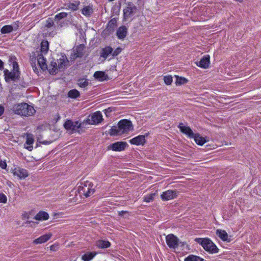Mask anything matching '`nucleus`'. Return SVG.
Wrapping results in <instances>:
<instances>
[{
	"label": "nucleus",
	"mask_w": 261,
	"mask_h": 261,
	"mask_svg": "<svg viewBox=\"0 0 261 261\" xmlns=\"http://www.w3.org/2000/svg\"><path fill=\"white\" fill-rule=\"evenodd\" d=\"M11 110L15 114L25 117L32 116L36 112L32 106L24 102L14 104Z\"/></svg>",
	"instance_id": "obj_1"
},
{
	"label": "nucleus",
	"mask_w": 261,
	"mask_h": 261,
	"mask_svg": "<svg viewBox=\"0 0 261 261\" xmlns=\"http://www.w3.org/2000/svg\"><path fill=\"white\" fill-rule=\"evenodd\" d=\"M195 241L200 244L210 253L215 254L219 252V250L216 245L208 238H196Z\"/></svg>",
	"instance_id": "obj_2"
},
{
	"label": "nucleus",
	"mask_w": 261,
	"mask_h": 261,
	"mask_svg": "<svg viewBox=\"0 0 261 261\" xmlns=\"http://www.w3.org/2000/svg\"><path fill=\"white\" fill-rule=\"evenodd\" d=\"M13 70L9 71L8 69L4 71L5 79L7 82L11 81H15L18 80L20 76L19 68L18 63L13 62L12 63Z\"/></svg>",
	"instance_id": "obj_3"
},
{
	"label": "nucleus",
	"mask_w": 261,
	"mask_h": 261,
	"mask_svg": "<svg viewBox=\"0 0 261 261\" xmlns=\"http://www.w3.org/2000/svg\"><path fill=\"white\" fill-rule=\"evenodd\" d=\"M78 191L80 194L83 195L86 197H88L94 193V190L93 188V185L89 181H82L78 187Z\"/></svg>",
	"instance_id": "obj_4"
},
{
	"label": "nucleus",
	"mask_w": 261,
	"mask_h": 261,
	"mask_svg": "<svg viewBox=\"0 0 261 261\" xmlns=\"http://www.w3.org/2000/svg\"><path fill=\"white\" fill-rule=\"evenodd\" d=\"M137 7L131 3L127 4L123 9V17L126 21L132 20L137 12Z\"/></svg>",
	"instance_id": "obj_5"
},
{
	"label": "nucleus",
	"mask_w": 261,
	"mask_h": 261,
	"mask_svg": "<svg viewBox=\"0 0 261 261\" xmlns=\"http://www.w3.org/2000/svg\"><path fill=\"white\" fill-rule=\"evenodd\" d=\"M102 115L100 111H96L90 115L86 120H84L83 124L90 125H97L102 121Z\"/></svg>",
	"instance_id": "obj_6"
},
{
	"label": "nucleus",
	"mask_w": 261,
	"mask_h": 261,
	"mask_svg": "<svg viewBox=\"0 0 261 261\" xmlns=\"http://www.w3.org/2000/svg\"><path fill=\"white\" fill-rule=\"evenodd\" d=\"M119 128V132L121 135L127 134L129 132L133 130V125L132 122L127 119L120 120L118 123Z\"/></svg>",
	"instance_id": "obj_7"
},
{
	"label": "nucleus",
	"mask_w": 261,
	"mask_h": 261,
	"mask_svg": "<svg viewBox=\"0 0 261 261\" xmlns=\"http://www.w3.org/2000/svg\"><path fill=\"white\" fill-rule=\"evenodd\" d=\"M81 123L78 121H73L71 120H67L64 124L65 128L72 132H76L81 127Z\"/></svg>",
	"instance_id": "obj_8"
},
{
	"label": "nucleus",
	"mask_w": 261,
	"mask_h": 261,
	"mask_svg": "<svg viewBox=\"0 0 261 261\" xmlns=\"http://www.w3.org/2000/svg\"><path fill=\"white\" fill-rule=\"evenodd\" d=\"M11 172L14 176H17L20 179H24L29 175L28 172L26 169L18 167L12 169Z\"/></svg>",
	"instance_id": "obj_9"
},
{
	"label": "nucleus",
	"mask_w": 261,
	"mask_h": 261,
	"mask_svg": "<svg viewBox=\"0 0 261 261\" xmlns=\"http://www.w3.org/2000/svg\"><path fill=\"white\" fill-rule=\"evenodd\" d=\"M166 241L168 247L171 249H175L178 246V239L173 234H169L166 237Z\"/></svg>",
	"instance_id": "obj_10"
},
{
	"label": "nucleus",
	"mask_w": 261,
	"mask_h": 261,
	"mask_svg": "<svg viewBox=\"0 0 261 261\" xmlns=\"http://www.w3.org/2000/svg\"><path fill=\"white\" fill-rule=\"evenodd\" d=\"M178 128L181 132L189 138H193L194 137L195 134L189 126L185 125L182 123H180L178 125Z\"/></svg>",
	"instance_id": "obj_11"
},
{
	"label": "nucleus",
	"mask_w": 261,
	"mask_h": 261,
	"mask_svg": "<svg viewBox=\"0 0 261 261\" xmlns=\"http://www.w3.org/2000/svg\"><path fill=\"white\" fill-rule=\"evenodd\" d=\"M127 146V144L125 142H117L112 144L110 148L115 151H121L124 150Z\"/></svg>",
	"instance_id": "obj_12"
},
{
	"label": "nucleus",
	"mask_w": 261,
	"mask_h": 261,
	"mask_svg": "<svg viewBox=\"0 0 261 261\" xmlns=\"http://www.w3.org/2000/svg\"><path fill=\"white\" fill-rule=\"evenodd\" d=\"M19 27L17 22H14L11 25H6L2 27L1 32L2 34H8L12 32L13 30H17Z\"/></svg>",
	"instance_id": "obj_13"
},
{
	"label": "nucleus",
	"mask_w": 261,
	"mask_h": 261,
	"mask_svg": "<svg viewBox=\"0 0 261 261\" xmlns=\"http://www.w3.org/2000/svg\"><path fill=\"white\" fill-rule=\"evenodd\" d=\"M177 193L175 191L168 190L163 192L161 198L163 200H169L176 197Z\"/></svg>",
	"instance_id": "obj_14"
},
{
	"label": "nucleus",
	"mask_w": 261,
	"mask_h": 261,
	"mask_svg": "<svg viewBox=\"0 0 261 261\" xmlns=\"http://www.w3.org/2000/svg\"><path fill=\"white\" fill-rule=\"evenodd\" d=\"M52 233H48L45 234H43L40 237L35 239L33 243L34 244H41L43 243H45L47 242L52 237Z\"/></svg>",
	"instance_id": "obj_15"
},
{
	"label": "nucleus",
	"mask_w": 261,
	"mask_h": 261,
	"mask_svg": "<svg viewBox=\"0 0 261 261\" xmlns=\"http://www.w3.org/2000/svg\"><path fill=\"white\" fill-rule=\"evenodd\" d=\"M132 144L140 145H143L145 142V137L144 135H139L129 141Z\"/></svg>",
	"instance_id": "obj_16"
},
{
	"label": "nucleus",
	"mask_w": 261,
	"mask_h": 261,
	"mask_svg": "<svg viewBox=\"0 0 261 261\" xmlns=\"http://www.w3.org/2000/svg\"><path fill=\"white\" fill-rule=\"evenodd\" d=\"M210 63V56L206 55L201 58L199 62L197 63V65L203 69H206L208 67Z\"/></svg>",
	"instance_id": "obj_17"
},
{
	"label": "nucleus",
	"mask_w": 261,
	"mask_h": 261,
	"mask_svg": "<svg viewBox=\"0 0 261 261\" xmlns=\"http://www.w3.org/2000/svg\"><path fill=\"white\" fill-rule=\"evenodd\" d=\"M84 48L85 46L83 44H80L74 48L73 49V58L75 59L83 56Z\"/></svg>",
	"instance_id": "obj_18"
},
{
	"label": "nucleus",
	"mask_w": 261,
	"mask_h": 261,
	"mask_svg": "<svg viewBox=\"0 0 261 261\" xmlns=\"http://www.w3.org/2000/svg\"><path fill=\"white\" fill-rule=\"evenodd\" d=\"M37 61L38 64L42 70H45L47 69L46 61L44 58L43 55L37 53Z\"/></svg>",
	"instance_id": "obj_19"
},
{
	"label": "nucleus",
	"mask_w": 261,
	"mask_h": 261,
	"mask_svg": "<svg viewBox=\"0 0 261 261\" xmlns=\"http://www.w3.org/2000/svg\"><path fill=\"white\" fill-rule=\"evenodd\" d=\"M34 139L33 136L32 134H28L27 135V140L24 144V147L29 151H31L33 149V144L34 143Z\"/></svg>",
	"instance_id": "obj_20"
},
{
	"label": "nucleus",
	"mask_w": 261,
	"mask_h": 261,
	"mask_svg": "<svg viewBox=\"0 0 261 261\" xmlns=\"http://www.w3.org/2000/svg\"><path fill=\"white\" fill-rule=\"evenodd\" d=\"M113 48L110 46H107L103 48L100 53V57L103 58L105 60L110 55L112 56Z\"/></svg>",
	"instance_id": "obj_21"
},
{
	"label": "nucleus",
	"mask_w": 261,
	"mask_h": 261,
	"mask_svg": "<svg viewBox=\"0 0 261 261\" xmlns=\"http://www.w3.org/2000/svg\"><path fill=\"white\" fill-rule=\"evenodd\" d=\"M127 28L125 26L119 27L117 31V36L120 39H123L127 35Z\"/></svg>",
	"instance_id": "obj_22"
},
{
	"label": "nucleus",
	"mask_w": 261,
	"mask_h": 261,
	"mask_svg": "<svg viewBox=\"0 0 261 261\" xmlns=\"http://www.w3.org/2000/svg\"><path fill=\"white\" fill-rule=\"evenodd\" d=\"M49 218V215L44 211H40L35 216L34 219L38 221L47 220Z\"/></svg>",
	"instance_id": "obj_23"
},
{
	"label": "nucleus",
	"mask_w": 261,
	"mask_h": 261,
	"mask_svg": "<svg viewBox=\"0 0 261 261\" xmlns=\"http://www.w3.org/2000/svg\"><path fill=\"white\" fill-rule=\"evenodd\" d=\"M216 234L222 241L227 242H230V240L228 239V234L226 231L221 229H217L216 231Z\"/></svg>",
	"instance_id": "obj_24"
},
{
	"label": "nucleus",
	"mask_w": 261,
	"mask_h": 261,
	"mask_svg": "<svg viewBox=\"0 0 261 261\" xmlns=\"http://www.w3.org/2000/svg\"><path fill=\"white\" fill-rule=\"evenodd\" d=\"M93 12L92 5L85 6L82 10V13L86 17H89Z\"/></svg>",
	"instance_id": "obj_25"
},
{
	"label": "nucleus",
	"mask_w": 261,
	"mask_h": 261,
	"mask_svg": "<svg viewBox=\"0 0 261 261\" xmlns=\"http://www.w3.org/2000/svg\"><path fill=\"white\" fill-rule=\"evenodd\" d=\"M68 60L65 56H62L58 59V64L59 69H63L67 64Z\"/></svg>",
	"instance_id": "obj_26"
},
{
	"label": "nucleus",
	"mask_w": 261,
	"mask_h": 261,
	"mask_svg": "<svg viewBox=\"0 0 261 261\" xmlns=\"http://www.w3.org/2000/svg\"><path fill=\"white\" fill-rule=\"evenodd\" d=\"M96 255L95 252H88L83 255L82 259L84 261H90Z\"/></svg>",
	"instance_id": "obj_27"
},
{
	"label": "nucleus",
	"mask_w": 261,
	"mask_h": 261,
	"mask_svg": "<svg viewBox=\"0 0 261 261\" xmlns=\"http://www.w3.org/2000/svg\"><path fill=\"white\" fill-rule=\"evenodd\" d=\"M193 138L194 139L195 142L199 145H203L206 142L204 138L200 136L198 134H195Z\"/></svg>",
	"instance_id": "obj_28"
},
{
	"label": "nucleus",
	"mask_w": 261,
	"mask_h": 261,
	"mask_svg": "<svg viewBox=\"0 0 261 261\" xmlns=\"http://www.w3.org/2000/svg\"><path fill=\"white\" fill-rule=\"evenodd\" d=\"M48 50V42L47 41H43L41 43L40 53L39 54H46Z\"/></svg>",
	"instance_id": "obj_29"
},
{
	"label": "nucleus",
	"mask_w": 261,
	"mask_h": 261,
	"mask_svg": "<svg viewBox=\"0 0 261 261\" xmlns=\"http://www.w3.org/2000/svg\"><path fill=\"white\" fill-rule=\"evenodd\" d=\"M96 245L99 248H107L110 247V243L108 241L99 240L97 242Z\"/></svg>",
	"instance_id": "obj_30"
},
{
	"label": "nucleus",
	"mask_w": 261,
	"mask_h": 261,
	"mask_svg": "<svg viewBox=\"0 0 261 261\" xmlns=\"http://www.w3.org/2000/svg\"><path fill=\"white\" fill-rule=\"evenodd\" d=\"M184 261H204V259L198 256L189 255L185 258Z\"/></svg>",
	"instance_id": "obj_31"
},
{
	"label": "nucleus",
	"mask_w": 261,
	"mask_h": 261,
	"mask_svg": "<svg viewBox=\"0 0 261 261\" xmlns=\"http://www.w3.org/2000/svg\"><path fill=\"white\" fill-rule=\"evenodd\" d=\"M50 66L51 67V69H49V73L51 74L56 73L59 69L58 63L55 61H51Z\"/></svg>",
	"instance_id": "obj_32"
},
{
	"label": "nucleus",
	"mask_w": 261,
	"mask_h": 261,
	"mask_svg": "<svg viewBox=\"0 0 261 261\" xmlns=\"http://www.w3.org/2000/svg\"><path fill=\"white\" fill-rule=\"evenodd\" d=\"M94 77L100 81H103L105 80V73L103 71H97L94 73Z\"/></svg>",
	"instance_id": "obj_33"
},
{
	"label": "nucleus",
	"mask_w": 261,
	"mask_h": 261,
	"mask_svg": "<svg viewBox=\"0 0 261 261\" xmlns=\"http://www.w3.org/2000/svg\"><path fill=\"white\" fill-rule=\"evenodd\" d=\"M110 135L111 136H118L121 135L120 132H119V128L116 126H113L110 130Z\"/></svg>",
	"instance_id": "obj_34"
},
{
	"label": "nucleus",
	"mask_w": 261,
	"mask_h": 261,
	"mask_svg": "<svg viewBox=\"0 0 261 261\" xmlns=\"http://www.w3.org/2000/svg\"><path fill=\"white\" fill-rule=\"evenodd\" d=\"M68 96L71 98H76L80 96V92L75 90H71L68 93Z\"/></svg>",
	"instance_id": "obj_35"
},
{
	"label": "nucleus",
	"mask_w": 261,
	"mask_h": 261,
	"mask_svg": "<svg viewBox=\"0 0 261 261\" xmlns=\"http://www.w3.org/2000/svg\"><path fill=\"white\" fill-rule=\"evenodd\" d=\"M79 5V2L75 3H69L68 4L67 6L68 8L72 11H76L78 9V6Z\"/></svg>",
	"instance_id": "obj_36"
},
{
	"label": "nucleus",
	"mask_w": 261,
	"mask_h": 261,
	"mask_svg": "<svg viewBox=\"0 0 261 261\" xmlns=\"http://www.w3.org/2000/svg\"><path fill=\"white\" fill-rule=\"evenodd\" d=\"M164 80L166 85H170L172 82V77L170 75H167L164 77Z\"/></svg>",
	"instance_id": "obj_37"
},
{
	"label": "nucleus",
	"mask_w": 261,
	"mask_h": 261,
	"mask_svg": "<svg viewBox=\"0 0 261 261\" xmlns=\"http://www.w3.org/2000/svg\"><path fill=\"white\" fill-rule=\"evenodd\" d=\"M155 194L147 195L144 197V200L146 202H149L153 200Z\"/></svg>",
	"instance_id": "obj_38"
},
{
	"label": "nucleus",
	"mask_w": 261,
	"mask_h": 261,
	"mask_svg": "<svg viewBox=\"0 0 261 261\" xmlns=\"http://www.w3.org/2000/svg\"><path fill=\"white\" fill-rule=\"evenodd\" d=\"M121 51H122V49L120 47H117L114 50H113V51H112V57H115L117 56L119 54H120Z\"/></svg>",
	"instance_id": "obj_39"
},
{
	"label": "nucleus",
	"mask_w": 261,
	"mask_h": 261,
	"mask_svg": "<svg viewBox=\"0 0 261 261\" xmlns=\"http://www.w3.org/2000/svg\"><path fill=\"white\" fill-rule=\"evenodd\" d=\"M67 15V14L65 12H61L60 13L57 14L55 16V18L57 19H61L62 18H63L64 17H66Z\"/></svg>",
	"instance_id": "obj_40"
},
{
	"label": "nucleus",
	"mask_w": 261,
	"mask_h": 261,
	"mask_svg": "<svg viewBox=\"0 0 261 261\" xmlns=\"http://www.w3.org/2000/svg\"><path fill=\"white\" fill-rule=\"evenodd\" d=\"M187 82V80L184 77H179L177 79L176 84L178 85H181L186 83Z\"/></svg>",
	"instance_id": "obj_41"
},
{
	"label": "nucleus",
	"mask_w": 261,
	"mask_h": 261,
	"mask_svg": "<svg viewBox=\"0 0 261 261\" xmlns=\"http://www.w3.org/2000/svg\"><path fill=\"white\" fill-rule=\"evenodd\" d=\"M7 201L6 196L3 193H0V203H6Z\"/></svg>",
	"instance_id": "obj_42"
},
{
	"label": "nucleus",
	"mask_w": 261,
	"mask_h": 261,
	"mask_svg": "<svg viewBox=\"0 0 261 261\" xmlns=\"http://www.w3.org/2000/svg\"><path fill=\"white\" fill-rule=\"evenodd\" d=\"M88 84V82L87 80H82L80 81L79 85L81 87L85 88L86 87Z\"/></svg>",
	"instance_id": "obj_43"
},
{
	"label": "nucleus",
	"mask_w": 261,
	"mask_h": 261,
	"mask_svg": "<svg viewBox=\"0 0 261 261\" xmlns=\"http://www.w3.org/2000/svg\"><path fill=\"white\" fill-rule=\"evenodd\" d=\"M59 249V244H54L50 246V250L53 251H57Z\"/></svg>",
	"instance_id": "obj_44"
},
{
	"label": "nucleus",
	"mask_w": 261,
	"mask_h": 261,
	"mask_svg": "<svg viewBox=\"0 0 261 261\" xmlns=\"http://www.w3.org/2000/svg\"><path fill=\"white\" fill-rule=\"evenodd\" d=\"M54 25V22L53 21L49 18L46 20V23L45 24V27L47 28H50Z\"/></svg>",
	"instance_id": "obj_45"
},
{
	"label": "nucleus",
	"mask_w": 261,
	"mask_h": 261,
	"mask_svg": "<svg viewBox=\"0 0 261 261\" xmlns=\"http://www.w3.org/2000/svg\"><path fill=\"white\" fill-rule=\"evenodd\" d=\"M0 167L2 168V169H6V167H7V163L5 161H1L0 162Z\"/></svg>",
	"instance_id": "obj_46"
},
{
	"label": "nucleus",
	"mask_w": 261,
	"mask_h": 261,
	"mask_svg": "<svg viewBox=\"0 0 261 261\" xmlns=\"http://www.w3.org/2000/svg\"><path fill=\"white\" fill-rule=\"evenodd\" d=\"M22 218L23 220H28L29 218V215L27 213H24L22 215Z\"/></svg>",
	"instance_id": "obj_47"
},
{
	"label": "nucleus",
	"mask_w": 261,
	"mask_h": 261,
	"mask_svg": "<svg viewBox=\"0 0 261 261\" xmlns=\"http://www.w3.org/2000/svg\"><path fill=\"white\" fill-rule=\"evenodd\" d=\"M5 111V108L3 106L0 105V117L3 115Z\"/></svg>",
	"instance_id": "obj_48"
},
{
	"label": "nucleus",
	"mask_w": 261,
	"mask_h": 261,
	"mask_svg": "<svg viewBox=\"0 0 261 261\" xmlns=\"http://www.w3.org/2000/svg\"><path fill=\"white\" fill-rule=\"evenodd\" d=\"M32 68H33V69L34 70V71L35 72H36V73H38V69L35 66V65L34 66H32Z\"/></svg>",
	"instance_id": "obj_49"
},
{
	"label": "nucleus",
	"mask_w": 261,
	"mask_h": 261,
	"mask_svg": "<svg viewBox=\"0 0 261 261\" xmlns=\"http://www.w3.org/2000/svg\"><path fill=\"white\" fill-rule=\"evenodd\" d=\"M4 66V63L0 59V70H2L3 69Z\"/></svg>",
	"instance_id": "obj_50"
},
{
	"label": "nucleus",
	"mask_w": 261,
	"mask_h": 261,
	"mask_svg": "<svg viewBox=\"0 0 261 261\" xmlns=\"http://www.w3.org/2000/svg\"><path fill=\"white\" fill-rule=\"evenodd\" d=\"M111 110H110V108H109L108 109H106L105 110V114L107 116H108V114L111 112Z\"/></svg>",
	"instance_id": "obj_51"
},
{
	"label": "nucleus",
	"mask_w": 261,
	"mask_h": 261,
	"mask_svg": "<svg viewBox=\"0 0 261 261\" xmlns=\"http://www.w3.org/2000/svg\"><path fill=\"white\" fill-rule=\"evenodd\" d=\"M112 22V23H114L115 22H116V20L115 19H112L110 22Z\"/></svg>",
	"instance_id": "obj_52"
},
{
	"label": "nucleus",
	"mask_w": 261,
	"mask_h": 261,
	"mask_svg": "<svg viewBox=\"0 0 261 261\" xmlns=\"http://www.w3.org/2000/svg\"><path fill=\"white\" fill-rule=\"evenodd\" d=\"M12 182H8V185L9 186H10V187H11V185H12Z\"/></svg>",
	"instance_id": "obj_53"
},
{
	"label": "nucleus",
	"mask_w": 261,
	"mask_h": 261,
	"mask_svg": "<svg viewBox=\"0 0 261 261\" xmlns=\"http://www.w3.org/2000/svg\"><path fill=\"white\" fill-rule=\"evenodd\" d=\"M236 1L241 2V0H236Z\"/></svg>",
	"instance_id": "obj_54"
}]
</instances>
